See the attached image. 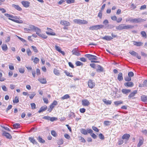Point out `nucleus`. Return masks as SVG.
Segmentation results:
<instances>
[{
  "instance_id": "49530a36",
  "label": "nucleus",
  "mask_w": 147,
  "mask_h": 147,
  "mask_svg": "<svg viewBox=\"0 0 147 147\" xmlns=\"http://www.w3.org/2000/svg\"><path fill=\"white\" fill-rule=\"evenodd\" d=\"M63 140L62 139H60L58 141L57 144L59 145H61L63 144Z\"/></svg>"
},
{
  "instance_id": "338daca9",
  "label": "nucleus",
  "mask_w": 147,
  "mask_h": 147,
  "mask_svg": "<svg viewBox=\"0 0 147 147\" xmlns=\"http://www.w3.org/2000/svg\"><path fill=\"white\" fill-rule=\"evenodd\" d=\"M12 107V105H9L7 108L6 109V111L7 113L8 112V111Z\"/></svg>"
},
{
  "instance_id": "4468645a",
  "label": "nucleus",
  "mask_w": 147,
  "mask_h": 147,
  "mask_svg": "<svg viewBox=\"0 0 147 147\" xmlns=\"http://www.w3.org/2000/svg\"><path fill=\"white\" fill-rule=\"evenodd\" d=\"M47 106L45 105L41 107L40 109V110L38 111V113H40L42 112L45 111L47 109Z\"/></svg>"
},
{
  "instance_id": "b1692460",
  "label": "nucleus",
  "mask_w": 147,
  "mask_h": 147,
  "mask_svg": "<svg viewBox=\"0 0 147 147\" xmlns=\"http://www.w3.org/2000/svg\"><path fill=\"white\" fill-rule=\"evenodd\" d=\"M134 27V26L129 25H126L124 24V29H132Z\"/></svg>"
},
{
  "instance_id": "bf43d9fd",
  "label": "nucleus",
  "mask_w": 147,
  "mask_h": 147,
  "mask_svg": "<svg viewBox=\"0 0 147 147\" xmlns=\"http://www.w3.org/2000/svg\"><path fill=\"white\" fill-rule=\"evenodd\" d=\"M39 61V59L37 57H35L34 59L33 62L35 63H37Z\"/></svg>"
},
{
  "instance_id": "6e6552de",
  "label": "nucleus",
  "mask_w": 147,
  "mask_h": 147,
  "mask_svg": "<svg viewBox=\"0 0 147 147\" xmlns=\"http://www.w3.org/2000/svg\"><path fill=\"white\" fill-rule=\"evenodd\" d=\"M82 104L84 106H88L90 104L89 101L86 99H84L82 100Z\"/></svg>"
},
{
  "instance_id": "58836bf2",
  "label": "nucleus",
  "mask_w": 147,
  "mask_h": 147,
  "mask_svg": "<svg viewBox=\"0 0 147 147\" xmlns=\"http://www.w3.org/2000/svg\"><path fill=\"white\" fill-rule=\"evenodd\" d=\"M123 103V102L121 101H115L114 102L115 105L117 106L118 105L120 104H122Z\"/></svg>"
},
{
  "instance_id": "603ef678",
  "label": "nucleus",
  "mask_w": 147,
  "mask_h": 147,
  "mask_svg": "<svg viewBox=\"0 0 147 147\" xmlns=\"http://www.w3.org/2000/svg\"><path fill=\"white\" fill-rule=\"evenodd\" d=\"M80 19H75L73 20V22L75 23L80 24Z\"/></svg>"
},
{
  "instance_id": "5701e85b",
  "label": "nucleus",
  "mask_w": 147,
  "mask_h": 147,
  "mask_svg": "<svg viewBox=\"0 0 147 147\" xmlns=\"http://www.w3.org/2000/svg\"><path fill=\"white\" fill-rule=\"evenodd\" d=\"M97 67L98 69H96L97 71L103 72V68L102 66L99 65H98Z\"/></svg>"
},
{
  "instance_id": "f8f14e48",
  "label": "nucleus",
  "mask_w": 147,
  "mask_h": 147,
  "mask_svg": "<svg viewBox=\"0 0 147 147\" xmlns=\"http://www.w3.org/2000/svg\"><path fill=\"white\" fill-rule=\"evenodd\" d=\"M12 6L13 7H14L16 9L19 11H21L22 10V9L18 5H16L14 4H12Z\"/></svg>"
},
{
  "instance_id": "393cba45",
  "label": "nucleus",
  "mask_w": 147,
  "mask_h": 147,
  "mask_svg": "<svg viewBox=\"0 0 147 147\" xmlns=\"http://www.w3.org/2000/svg\"><path fill=\"white\" fill-rule=\"evenodd\" d=\"M103 101L107 105H111L112 102L111 100H107L106 99H104Z\"/></svg>"
},
{
  "instance_id": "ea45409f",
  "label": "nucleus",
  "mask_w": 147,
  "mask_h": 147,
  "mask_svg": "<svg viewBox=\"0 0 147 147\" xmlns=\"http://www.w3.org/2000/svg\"><path fill=\"white\" fill-rule=\"evenodd\" d=\"M80 131L82 134L84 135H86L87 134V130L85 129H82Z\"/></svg>"
},
{
  "instance_id": "f3484780",
  "label": "nucleus",
  "mask_w": 147,
  "mask_h": 147,
  "mask_svg": "<svg viewBox=\"0 0 147 147\" xmlns=\"http://www.w3.org/2000/svg\"><path fill=\"white\" fill-rule=\"evenodd\" d=\"M117 30H121L124 29V24H121L119 26L116 27Z\"/></svg>"
},
{
  "instance_id": "bb28decb",
  "label": "nucleus",
  "mask_w": 147,
  "mask_h": 147,
  "mask_svg": "<svg viewBox=\"0 0 147 147\" xmlns=\"http://www.w3.org/2000/svg\"><path fill=\"white\" fill-rule=\"evenodd\" d=\"M38 80L42 84H45L47 83L46 80L45 78L39 79Z\"/></svg>"
},
{
  "instance_id": "4be33fe9",
  "label": "nucleus",
  "mask_w": 147,
  "mask_h": 147,
  "mask_svg": "<svg viewBox=\"0 0 147 147\" xmlns=\"http://www.w3.org/2000/svg\"><path fill=\"white\" fill-rule=\"evenodd\" d=\"M8 19L16 23H23V21L22 20H18L10 18H9Z\"/></svg>"
},
{
  "instance_id": "f03ea898",
  "label": "nucleus",
  "mask_w": 147,
  "mask_h": 147,
  "mask_svg": "<svg viewBox=\"0 0 147 147\" xmlns=\"http://www.w3.org/2000/svg\"><path fill=\"white\" fill-rule=\"evenodd\" d=\"M85 56L88 58L90 60H97V57L95 55H92L90 54H86L85 55Z\"/></svg>"
},
{
  "instance_id": "c9c22d12",
  "label": "nucleus",
  "mask_w": 147,
  "mask_h": 147,
  "mask_svg": "<svg viewBox=\"0 0 147 147\" xmlns=\"http://www.w3.org/2000/svg\"><path fill=\"white\" fill-rule=\"evenodd\" d=\"M75 116L74 113L72 112H71L69 115V117L70 119H72L73 117H74Z\"/></svg>"
},
{
  "instance_id": "680f3d73",
  "label": "nucleus",
  "mask_w": 147,
  "mask_h": 147,
  "mask_svg": "<svg viewBox=\"0 0 147 147\" xmlns=\"http://www.w3.org/2000/svg\"><path fill=\"white\" fill-rule=\"evenodd\" d=\"M30 105L32 109H36V105L34 103H31L30 104Z\"/></svg>"
},
{
  "instance_id": "9b49d317",
  "label": "nucleus",
  "mask_w": 147,
  "mask_h": 147,
  "mask_svg": "<svg viewBox=\"0 0 147 147\" xmlns=\"http://www.w3.org/2000/svg\"><path fill=\"white\" fill-rule=\"evenodd\" d=\"M2 135L5 136L8 139H11L12 138L10 134L6 132L5 131H4Z\"/></svg>"
},
{
  "instance_id": "79ce46f5",
  "label": "nucleus",
  "mask_w": 147,
  "mask_h": 147,
  "mask_svg": "<svg viewBox=\"0 0 147 147\" xmlns=\"http://www.w3.org/2000/svg\"><path fill=\"white\" fill-rule=\"evenodd\" d=\"M102 11L101 10H99V12L98 14V16L100 19H101L102 18Z\"/></svg>"
},
{
  "instance_id": "3c124183",
  "label": "nucleus",
  "mask_w": 147,
  "mask_h": 147,
  "mask_svg": "<svg viewBox=\"0 0 147 147\" xmlns=\"http://www.w3.org/2000/svg\"><path fill=\"white\" fill-rule=\"evenodd\" d=\"M129 53L132 55L134 56H136L137 53L134 51H130L129 52Z\"/></svg>"
},
{
  "instance_id": "412c9836",
  "label": "nucleus",
  "mask_w": 147,
  "mask_h": 147,
  "mask_svg": "<svg viewBox=\"0 0 147 147\" xmlns=\"http://www.w3.org/2000/svg\"><path fill=\"white\" fill-rule=\"evenodd\" d=\"M141 100L144 102H147V96L143 95L141 97Z\"/></svg>"
},
{
  "instance_id": "6ab92c4d",
  "label": "nucleus",
  "mask_w": 147,
  "mask_h": 147,
  "mask_svg": "<svg viewBox=\"0 0 147 147\" xmlns=\"http://www.w3.org/2000/svg\"><path fill=\"white\" fill-rule=\"evenodd\" d=\"M133 44L137 46H140L143 44V43L140 42H137L135 41H133Z\"/></svg>"
},
{
  "instance_id": "0eeeda50",
  "label": "nucleus",
  "mask_w": 147,
  "mask_h": 147,
  "mask_svg": "<svg viewBox=\"0 0 147 147\" xmlns=\"http://www.w3.org/2000/svg\"><path fill=\"white\" fill-rule=\"evenodd\" d=\"M124 85L126 87H131L134 86V84L133 82L129 81L125 83Z\"/></svg>"
},
{
  "instance_id": "a878e982",
  "label": "nucleus",
  "mask_w": 147,
  "mask_h": 147,
  "mask_svg": "<svg viewBox=\"0 0 147 147\" xmlns=\"http://www.w3.org/2000/svg\"><path fill=\"white\" fill-rule=\"evenodd\" d=\"M114 27L113 25L112 24H108L107 26H105V29H112Z\"/></svg>"
},
{
  "instance_id": "c756f323",
  "label": "nucleus",
  "mask_w": 147,
  "mask_h": 147,
  "mask_svg": "<svg viewBox=\"0 0 147 147\" xmlns=\"http://www.w3.org/2000/svg\"><path fill=\"white\" fill-rule=\"evenodd\" d=\"M13 126L14 129H17L20 127V124L18 123H16L15 124H14Z\"/></svg>"
},
{
  "instance_id": "13d9d810",
  "label": "nucleus",
  "mask_w": 147,
  "mask_h": 147,
  "mask_svg": "<svg viewBox=\"0 0 147 147\" xmlns=\"http://www.w3.org/2000/svg\"><path fill=\"white\" fill-rule=\"evenodd\" d=\"M124 79L125 81L127 82L130 81L131 80V78L129 76L126 77Z\"/></svg>"
},
{
  "instance_id": "2eb2a0df",
  "label": "nucleus",
  "mask_w": 147,
  "mask_h": 147,
  "mask_svg": "<svg viewBox=\"0 0 147 147\" xmlns=\"http://www.w3.org/2000/svg\"><path fill=\"white\" fill-rule=\"evenodd\" d=\"M117 79L119 81H121L123 80V74L122 73L120 72L118 74Z\"/></svg>"
},
{
  "instance_id": "e433bc0d",
  "label": "nucleus",
  "mask_w": 147,
  "mask_h": 147,
  "mask_svg": "<svg viewBox=\"0 0 147 147\" xmlns=\"http://www.w3.org/2000/svg\"><path fill=\"white\" fill-rule=\"evenodd\" d=\"M141 34L142 35V36L144 38H146V32L144 31H142L141 32Z\"/></svg>"
},
{
  "instance_id": "aec40b11",
  "label": "nucleus",
  "mask_w": 147,
  "mask_h": 147,
  "mask_svg": "<svg viewBox=\"0 0 147 147\" xmlns=\"http://www.w3.org/2000/svg\"><path fill=\"white\" fill-rule=\"evenodd\" d=\"M29 140L33 144H38V143L33 138L29 137Z\"/></svg>"
},
{
  "instance_id": "9d476101",
  "label": "nucleus",
  "mask_w": 147,
  "mask_h": 147,
  "mask_svg": "<svg viewBox=\"0 0 147 147\" xmlns=\"http://www.w3.org/2000/svg\"><path fill=\"white\" fill-rule=\"evenodd\" d=\"M102 39L107 41H110L113 39V38L111 36H105L101 38Z\"/></svg>"
},
{
  "instance_id": "1a4fd4ad",
  "label": "nucleus",
  "mask_w": 147,
  "mask_h": 147,
  "mask_svg": "<svg viewBox=\"0 0 147 147\" xmlns=\"http://www.w3.org/2000/svg\"><path fill=\"white\" fill-rule=\"evenodd\" d=\"M60 23L62 25L66 26H69L70 25V23L69 22L64 20L61 21Z\"/></svg>"
},
{
  "instance_id": "69168bd1",
  "label": "nucleus",
  "mask_w": 147,
  "mask_h": 147,
  "mask_svg": "<svg viewBox=\"0 0 147 147\" xmlns=\"http://www.w3.org/2000/svg\"><path fill=\"white\" fill-rule=\"evenodd\" d=\"M27 54L28 56H30L31 55V52L29 49H28L26 50Z\"/></svg>"
},
{
  "instance_id": "c03bdc74",
  "label": "nucleus",
  "mask_w": 147,
  "mask_h": 147,
  "mask_svg": "<svg viewBox=\"0 0 147 147\" xmlns=\"http://www.w3.org/2000/svg\"><path fill=\"white\" fill-rule=\"evenodd\" d=\"M69 97V96L67 94H66L64 95L63 96L61 97V99L64 100L67 99Z\"/></svg>"
},
{
  "instance_id": "4d7b16f0",
  "label": "nucleus",
  "mask_w": 147,
  "mask_h": 147,
  "mask_svg": "<svg viewBox=\"0 0 147 147\" xmlns=\"http://www.w3.org/2000/svg\"><path fill=\"white\" fill-rule=\"evenodd\" d=\"M66 1L68 4L74 3L75 2V0H66Z\"/></svg>"
},
{
  "instance_id": "052dcab7",
  "label": "nucleus",
  "mask_w": 147,
  "mask_h": 147,
  "mask_svg": "<svg viewBox=\"0 0 147 147\" xmlns=\"http://www.w3.org/2000/svg\"><path fill=\"white\" fill-rule=\"evenodd\" d=\"M99 138L102 140H104L105 138L104 135L102 134H100L98 135Z\"/></svg>"
},
{
  "instance_id": "7c9ffc66",
  "label": "nucleus",
  "mask_w": 147,
  "mask_h": 147,
  "mask_svg": "<svg viewBox=\"0 0 147 147\" xmlns=\"http://www.w3.org/2000/svg\"><path fill=\"white\" fill-rule=\"evenodd\" d=\"M19 97L16 96L15 97L14 99L13 100V102L14 103H17L19 102Z\"/></svg>"
},
{
  "instance_id": "2f4dec72",
  "label": "nucleus",
  "mask_w": 147,
  "mask_h": 147,
  "mask_svg": "<svg viewBox=\"0 0 147 147\" xmlns=\"http://www.w3.org/2000/svg\"><path fill=\"white\" fill-rule=\"evenodd\" d=\"M53 72L55 75L57 76H59L60 74L59 70L56 69H54Z\"/></svg>"
},
{
  "instance_id": "a18cd8bd",
  "label": "nucleus",
  "mask_w": 147,
  "mask_h": 147,
  "mask_svg": "<svg viewBox=\"0 0 147 147\" xmlns=\"http://www.w3.org/2000/svg\"><path fill=\"white\" fill-rule=\"evenodd\" d=\"M109 23V21L107 20H105L103 22V24H104V26H107L108 24Z\"/></svg>"
},
{
  "instance_id": "864d4df0",
  "label": "nucleus",
  "mask_w": 147,
  "mask_h": 147,
  "mask_svg": "<svg viewBox=\"0 0 147 147\" xmlns=\"http://www.w3.org/2000/svg\"><path fill=\"white\" fill-rule=\"evenodd\" d=\"M19 72L21 73H23L25 71V69L24 68H20L19 69Z\"/></svg>"
},
{
  "instance_id": "0e129e2a",
  "label": "nucleus",
  "mask_w": 147,
  "mask_h": 147,
  "mask_svg": "<svg viewBox=\"0 0 147 147\" xmlns=\"http://www.w3.org/2000/svg\"><path fill=\"white\" fill-rule=\"evenodd\" d=\"M57 118L55 117H50V120L51 121H54L57 120Z\"/></svg>"
},
{
  "instance_id": "6e6d98bb",
  "label": "nucleus",
  "mask_w": 147,
  "mask_h": 147,
  "mask_svg": "<svg viewBox=\"0 0 147 147\" xmlns=\"http://www.w3.org/2000/svg\"><path fill=\"white\" fill-rule=\"evenodd\" d=\"M111 122L109 121H105L104 122V124L106 126L109 125Z\"/></svg>"
},
{
  "instance_id": "09e8293b",
  "label": "nucleus",
  "mask_w": 147,
  "mask_h": 147,
  "mask_svg": "<svg viewBox=\"0 0 147 147\" xmlns=\"http://www.w3.org/2000/svg\"><path fill=\"white\" fill-rule=\"evenodd\" d=\"M38 35L44 39H46L47 37V36L46 35H45L43 34H38Z\"/></svg>"
},
{
  "instance_id": "39448f33",
  "label": "nucleus",
  "mask_w": 147,
  "mask_h": 147,
  "mask_svg": "<svg viewBox=\"0 0 147 147\" xmlns=\"http://www.w3.org/2000/svg\"><path fill=\"white\" fill-rule=\"evenodd\" d=\"M88 85L89 87L91 88H94L95 85V83L93 82L91 80L88 81Z\"/></svg>"
},
{
  "instance_id": "774afa93",
  "label": "nucleus",
  "mask_w": 147,
  "mask_h": 147,
  "mask_svg": "<svg viewBox=\"0 0 147 147\" xmlns=\"http://www.w3.org/2000/svg\"><path fill=\"white\" fill-rule=\"evenodd\" d=\"M133 18L131 17L129 18H127L126 19V22H132V20Z\"/></svg>"
},
{
  "instance_id": "a211bd4d",
  "label": "nucleus",
  "mask_w": 147,
  "mask_h": 147,
  "mask_svg": "<svg viewBox=\"0 0 147 147\" xmlns=\"http://www.w3.org/2000/svg\"><path fill=\"white\" fill-rule=\"evenodd\" d=\"M130 137V135L129 134H125L122 137V139H126L128 140L129 139Z\"/></svg>"
},
{
  "instance_id": "423d86ee",
  "label": "nucleus",
  "mask_w": 147,
  "mask_h": 147,
  "mask_svg": "<svg viewBox=\"0 0 147 147\" xmlns=\"http://www.w3.org/2000/svg\"><path fill=\"white\" fill-rule=\"evenodd\" d=\"M47 29L48 31H46V33L48 35H55V33L52 32V30L50 28H47Z\"/></svg>"
},
{
  "instance_id": "72a5a7b5",
  "label": "nucleus",
  "mask_w": 147,
  "mask_h": 147,
  "mask_svg": "<svg viewBox=\"0 0 147 147\" xmlns=\"http://www.w3.org/2000/svg\"><path fill=\"white\" fill-rule=\"evenodd\" d=\"M34 31L35 32H36V34L38 35V34H40L39 33L41 32V30L37 27H36V28H35V30H34Z\"/></svg>"
},
{
  "instance_id": "dca6fc26",
  "label": "nucleus",
  "mask_w": 147,
  "mask_h": 147,
  "mask_svg": "<svg viewBox=\"0 0 147 147\" xmlns=\"http://www.w3.org/2000/svg\"><path fill=\"white\" fill-rule=\"evenodd\" d=\"M137 93V90H134L133 92H131L128 96L129 98H131L134 97L135 95Z\"/></svg>"
},
{
  "instance_id": "8fccbe9b",
  "label": "nucleus",
  "mask_w": 147,
  "mask_h": 147,
  "mask_svg": "<svg viewBox=\"0 0 147 147\" xmlns=\"http://www.w3.org/2000/svg\"><path fill=\"white\" fill-rule=\"evenodd\" d=\"M31 47L32 49H33V50L35 53H37L38 52V50L37 49L36 47L34 46H31Z\"/></svg>"
},
{
  "instance_id": "37998d69",
  "label": "nucleus",
  "mask_w": 147,
  "mask_h": 147,
  "mask_svg": "<svg viewBox=\"0 0 147 147\" xmlns=\"http://www.w3.org/2000/svg\"><path fill=\"white\" fill-rule=\"evenodd\" d=\"M97 30L103 28H105V26L104 25L102 24L98 25H97Z\"/></svg>"
},
{
  "instance_id": "4c0bfd02",
  "label": "nucleus",
  "mask_w": 147,
  "mask_h": 147,
  "mask_svg": "<svg viewBox=\"0 0 147 147\" xmlns=\"http://www.w3.org/2000/svg\"><path fill=\"white\" fill-rule=\"evenodd\" d=\"M89 29L90 30H97V25L93 26H90V27L89 28Z\"/></svg>"
},
{
  "instance_id": "de8ad7c7",
  "label": "nucleus",
  "mask_w": 147,
  "mask_h": 147,
  "mask_svg": "<svg viewBox=\"0 0 147 147\" xmlns=\"http://www.w3.org/2000/svg\"><path fill=\"white\" fill-rule=\"evenodd\" d=\"M2 73L0 71V81L2 82L6 80L5 78H2Z\"/></svg>"
},
{
  "instance_id": "5fc2aeb1",
  "label": "nucleus",
  "mask_w": 147,
  "mask_h": 147,
  "mask_svg": "<svg viewBox=\"0 0 147 147\" xmlns=\"http://www.w3.org/2000/svg\"><path fill=\"white\" fill-rule=\"evenodd\" d=\"M128 76L131 78L134 76V73L132 71H129L128 73Z\"/></svg>"
},
{
  "instance_id": "cd10ccee",
  "label": "nucleus",
  "mask_w": 147,
  "mask_h": 147,
  "mask_svg": "<svg viewBox=\"0 0 147 147\" xmlns=\"http://www.w3.org/2000/svg\"><path fill=\"white\" fill-rule=\"evenodd\" d=\"M143 143V141L142 139H140L139 140V142L137 144V147H140Z\"/></svg>"
},
{
  "instance_id": "7ed1b4c3",
  "label": "nucleus",
  "mask_w": 147,
  "mask_h": 147,
  "mask_svg": "<svg viewBox=\"0 0 147 147\" xmlns=\"http://www.w3.org/2000/svg\"><path fill=\"white\" fill-rule=\"evenodd\" d=\"M21 3L26 8L30 6V2L28 1H22Z\"/></svg>"
},
{
  "instance_id": "20e7f679",
  "label": "nucleus",
  "mask_w": 147,
  "mask_h": 147,
  "mask_svg": "<svg viewBox=\"0 0 147 147\" xmlns=\"http://www.w3.org/2000/svg\"><path fill=\"white\" fill-rule=\"evenodd\" d=\"M72 54L75 55L77 56H79L81 54L80 53L79 51L76 49H74L72 51Z\"/></svg>"
},
{
  "instance_id": "f257e3e1",
  "label": "nucleus",
  "mask_w": 147,
  "mask_h": 147,
  "mask_svg": "<svg viewBox=\"0 0 147 147\" xmlns=\"http://www.w3.org/2000/svg\"><path fill=\"white\" fill-rule=\"evenodd\" d=\"M146 20V19H142L140 18L132 19V22L134 23H137L143 22Z\"/></svg>"
},
{
  "instance_id": "473e14b6",
  "label": "nucleus",
  "mask_w": 147,
  "mask_h": 147,
  "mask_svg": "<svg viewBox=\"0 0 147 147\" xmlns=\"http://www.w3.org/2000/svg\"><path fill=\"white\" fill-rule=\"evenodd\" d=\"M88 23V22L84 20H80V24H85Z\"/></svg>"
},
{
  "instance_id": "a19ab883",
  "label": "nucleus",
  "mask_w": 147,
  "mask_h": 147,
  "mask_svg": "<svg viewBox=\"0 0 147 147\" xmlns=\"http://www.w3.org/2000/svg\"><path fill=\"white\" fill-rule=\"evenodd\" d=\"M29 29H30V31L31 30H34L35 29L36 27L35 26L33 25H30L29 26Z\"/></svg>"
},
{
  "instance_id": "f704fd0d",
  "label": "nucleus",
  "mask_w": 147,
  "mask_h": 147,
  "mask_svg": "<svg viewBox=\"0 0 147 147\" xmlns=\"http://www.w3.org/2000/svg\"><path fill=\"white\" fill-rule=\"evenodd\" d=\"M2 48L3 51H6L7 49V47L6 44H3L2 46Z\"/></svg>"
},
{
  "instance_id": "c85d7f7f",
  "label": "nucleus",
  "mask_w": 147,
  "mask_h": 147,
  "mask_svg": "<svg viewBox=\"0 0 147 147\" xmlns=\"http://www.w3.org/2000/svg\"><path fill=\"white\" fill-rule=\"evenodd\" d=\"M37 139L39 142L44 143L45 142V140L43 139L40 136H39L37 138Z\"/></svg>"
},
{
  "instance_id": "e2e57ef3",
  "label": "nucleus",
  "mask_w": 147,
  "mask_h": 147,
  "mask_svg": "<svg viewBox=\"0 0 147 147\" xmlns=\"http://www.w3.org/2000/svg\"><path fill=\"white\" fill-rule=\"evenodd\" d=\"M51 134L54 137H56L57 136V134L54 130H52L51 131Z\"/></svg>"
},
{
  "instance_id": "ddd939ff",
  "label": "nucleus",
  "mask_w": 147,
  "mask_h": 147,
  "mask_svg": "<svg viewBox=\"0 0 147 147\" xmlns=\"http://www.w3.org/2000/svg\"><path fill=\"white\" fill-rule=\"evenodd\" d=\"M131 91L130 89H123L122 90V92L124 94L127 95Z\"/></svg>"
}]
</instances>
